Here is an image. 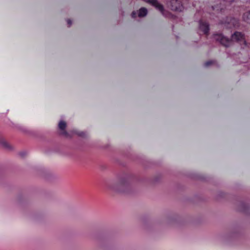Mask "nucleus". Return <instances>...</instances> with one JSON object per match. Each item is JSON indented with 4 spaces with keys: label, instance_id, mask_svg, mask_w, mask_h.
<instances>
[{
    "label": "nucleus",
    "instance_id": "obj_1",
    "mask_svg": "<svg viewBox=\"0 0 250 250\" xmlns=\"http://www.w3.org/2000/svg\"><path fill=\"white\" fill-rule=\"evenodd\" d=\"M213 38L225 47L229 46L232 42H236L241 45L247 46L245 34L241 32L236 31L231 35V39L224 36L222 34L213 35Z\"/></svg>",
    "mask_w": 250,
    "mask_h": 250
},
{
    "label": "nucleus",
    "instance_id": "obj_2",
    "mask_svg": "<svg viewBox=\"0 0 250 250\" xmlns=\"http://www.w3.org/2000/svg\"><path fill=\"white\" fill-rule=\"evenodd\" d=\"M130 184L126 178L121 179L118 182L113 183L109 186L111 189L119 192L127 191Z\"/></svg>",
    "mask_w": 250,
    "mask_h": 250
},
{
    "label": "nucleus",
    "instance_id": "obj_3",
    "mask_svg": "<svg viewBox=\"0 0 250 250\" xmlns=\"http://www.w3.org/2000/svg\"><path fill=\"white\" fill-rule=\"evenodd\" d=\"M167 4L172 11H181L183 9L181 0H168Z\"/></svg>",
    "mask_w": 250,
    "mask_h": 250
},
{
    "label": "nucleus",
    "instance_id": "obj_4",
    "mask_svg": "<svg viewBox=\"0 0 250 250\" xmlns=\"http://www.w3.org/2000/svg\"><path fill=\"white\" fill-rule=\"evenodd\" d=\"M227 28L238 27L239 26V21L234 18L227 17L226 20L223 23Z\"/></svg>",
    "mask_w": 250,
    "mask_h": 250
},
{
    "label": "nucleus",
    "instance_id": "obj_5",
    "mask_svg": "<svg viewBox=\"0 0 250 250\" xmlns=\"http://www.w3.org/2000/svg\"><path fill=\"white\" fill-rule=\"evenodd\" d=\"M146 2L154 6L159 10L163 15H165V10L163 5L159 3L157 0H144Z\"/></svg>",
    "mask_w": 250,
    "mask_h": 250
},
{
    "label": "nucleus",
    "instance_id": "obj_6",
    "mask_svg": "<svg viewBox=\"0 0 250 250\" xmlns=\"http://www.w3.org/2000/svg\"><path fill=\"white\" fill-rule=\"evenodd\" d=\"M146 2L154 6L159 10L163 15H165V10L163 5L159 3L157 0H144Z\"/></svg>",
    "mask_w": 250,
    "mask_h": 250
},
{
    "label": "nucleus",
    "instance_id": "obj_7",
    "mask_svg": "<svg viewBox=\"0 0 250 250\" xmlns=\"http://www.w3.org/2000/svg\"><path fill=\"white\" fill-rule=\"evenodd\" d=\"M199 29L207 36L208 35L209 25L208 22L201 20L199 21Z\"/></svg>",
    "mask_w": 250,
    "mask_h": 250
},
{
    "label": "nucleus",
    "instance_id": "obj_8",
    "mask_svg": "<svg viewBox=\"0 0 250 250\" xmlns=\"http://www.w3.org/2000/svg\"><path fill=\"white\" fill-rule=\"evenodd\" d=\"M66 124L65 122H64L63 121H61L59 122V127L61 130L63 131V132L62 133V134L63 135H64L65 136L67 135V132L64 130L66 128Z\"/></svg>",
    "mask_w": 250,
    "mask_h": 250
},
{
    "label": "nucleus",
    "instance_id": "obj_9",
    "mask_svg": "<svg viewBox=\"0 0 250 250\" xmlns=\"http://www.w3.org/2000/svg\"><path fill=\"white\" fill-rule=\"evenodd\" d=\"M147 13V10L146 8L142 7L138 11V16L139 17H143L146 15Z\"/></svg>",
    "mask_w": 250,
    "mask_h": 250
},
{
    "label": "nucleus",
    "instance_id": "obj_10",
    "mask_svg": "<svg viewBox=\"0 0 250 250\" xmlns=\"http://www.w3.org/2000/svg\"><path fill=\"white\" fill-rule=\"evenodd\" d=\"M243 20L244 21L250 24V11L244 13Z\"/></svg>",
    "mask_w": 250,
    "mask_h": 250
},
{
    "label": "nucleus",
    "instance_id": "obj_11",
    "mask_svg": "<svg viewBox=\"0 0 250 250\" xmlns=\"http://www.w3.org/2000/svg\"><path fill=\"white\" fill-rule=\"evenodd\" d=\"M213 63V62L212 61H207L205 63L204 65L205 67H208L211 65V64H212Z\"/></svg>",
    "mask_w": 250,
    "mask_h": 250
},
{
    "label": "nucleus",
    "instance_id": "obj_12",
    "mask_svg": "<svg viewBox=\"0 0 250 250\" xmlns=\"http://www.w3.org/2000/svg\"><path fill=\"white\" fill-rule=\"evenodd\" d=\"M2 144L5 147H8V146H9L8 144L5 141H3L2 142Z\"/></svg>",
    "mask_w": 250,
    "mask_h": 250
},
{
    "label": "nucleus",
    "instance_id": "obj_13",
    "mask_svg": "<svg viewBox=\"0 0 250 250\" xmlns=\"http://www.w3.org/2000/svg\"><path fill=\"white\" fill-rule=\"evenodd\" d=\"M136 12L135 11H133L131 13V16L132 18H135L136 17Z\"/></svg>",
    "mask_w": 250,
    "mask_h": 250
},
{
    "label": "nucleus",
    "instance_id": "obj_14",
    "mask_svg": "<svg viewBox=\"0 0 250 250\" xmlns=\"http://www.w3.org/2000/svg\"><path fill=\"white\" fill-rule=\"evenodd\" d=\"M67 22L68 26H70L72 24V21L70 19H67Z\"/></svg>",
    "mask_w": 250,
    "mask_h": 250
},
{
    "label": "nucleus",
    "instance_id": "obj_15",
    "mask_svg": "<svg viewBox=\"0 0 250 250\" xmlns=\"http://www.w3.org/2000/svg\"><path fill=\"white\" fill-rule=\"evenodd\" d=\"M223 1H227V2H233V1H234L235 0H222Z\"/></svg>",
    "mask_w": 250,
    "mask_h": 250
},
{
    "label": "nucleus",
    "instance_id": "obj_16",
    "mask_svg": "<svg viewBox=\"0 0 250 250\" xmlns=\"http://www.w3.org/2000/svg\"><path fill=\"white\" fill-rule=\"evenodd\" d=\"M212 8L213 10H214V6H212Z\"/></svg>",
    "mask_w": 250,
    "mask_h": 250
}]
</instances>
